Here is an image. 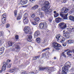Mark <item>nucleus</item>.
<instances>
[{
    "instance_id": "nucleus-44",
    "label": "nucleus",
    "mask_w": 74,
    "mask_h": 74,
    "mask_svg": "<svg viewBox=\"0 0 74 74\" xmlns=\"http://www.w3.org/2000/svg\"><path fill=\"white\" fill-rule=\"evenodd\" d=\"M52 11V9H50L49 10V13H50V12H51Z\"/></svg>"
},
{
    "instance_id": "nucleus-47",
    "label": "nucleus",
    "mask_w": 74,
    "mask_h": 74,
    "mask_svg": "<svg viewBox=\"0 0 74 74\" xmlns=\"http://www.w3.org/2000/svg\"><path fill=\"white\" fill-rule=\"evenodd\" d=\"M49 21L50 22H52V18H49Z\"/></svg>"
},
{
    "instance_id": "nucleus-38",
    "label": "nucleus",
    "mask_w": 74,
    "mask_h": 74,
    "mask_svg": "<svg viewBox=\"0 0 74 74\" xmlns=\"http://www.w3.org/2000/svg\"><path fill=\"white\" fill-rule=\"evenodd\" d=\"M46 54H45V53H43L42 56V58H44L45 57H46Z\"/></svg>"
},
{
    "instance_id": "nucleus-56",
    "label": "nucleus",
    "mask_w": 74,
    "mask_h": 74,
    "mask_svg": "<svg viewBox=\"0 0 74 74\" xmlns=\"http://www.w3.org/2000/svg\"><path fill=\"white\" fill-rule=\"evenodd\" d=\"M65 58L66 57V55L64 54V55H63V56Z\"/></svg>"
},
{
    "instance_id": "nucleus-54",
    "label": "nucleus",
    "mask_w": 74,
    "mask_h": 74,
    "mask_svg": "<svg viewBox=\"0 0 74 74\" xmlns=\"http://www.w3.org/2000/svg\"><path fill=\"white\" fill-rule=\"evenodd\" d=\"M69 49H67L65 51V52H67V51H69Z\"/></svg>"
},
{
    "instance_id": "nucleus-41",
    "label": "nucleus",
    "mask_w": 74,
    "mask_h": 74,
    "mask_svg": "<svg viewBox=\"0 0 74 74\" xmlns=\"http://www.w3.org/2000/svg\"><path fill=\"white\" fill-rule=\"evenodd\" d=\"M10 24H7L6 25V28H8L10 27Z\"/></svg>"
},
{
    "instance_id": "nucleus-36",
    "label": "nucleus",
    "mask_w": 74,
    "mask_h": 74,
    "mask_svg": "<svg viewBox=\"0 0 74 74\" xmlns=\"http://www.w3.org/2000/svg\"><path fill=\"white\" fill-rule=\"evenodd\" d=\"M49 48H47L45 49H44L43 50H42V51L44 52V51H47V50H48V49H49Z\"/></svg>"
},
{
    "instance_id": "nucleus-61",
    "label": "nucleus",
    "mask_w": 74,
    "mask_h": 74,
    "mask_svg": "<svg viewBox=\"0 0 74 74\" xmlns=\"http://www.w3.org/2000/svg\"><path fill=\"white\" fill-rule=\"evenodd\" d=\"M54 59H56V57H54Z\"/></svg>"
},
{
    "instance_id": "nucleus-55",
    "label": "nucleus",
    "mask_w": 74,
    "mask_h": 74,
    "mask_svg": "<svg viewBox=\"0 0 74 74\" xmlns=\"http://www.w3.org/2000/svg\"><path fill=\"white\" fill-rule=\"evenodd\" d=\"M30 1H36V0H29Z\"/></svg>"
},
{
    "instance_id": "nucleus-43",
    "label": "nucleus",
    "mask_w": 74,
    "mask_h": 74,
    "mask_svg": "<svg viewBox=\"0 0 74 74\" xmlns=\"http://www.w3.org/2000/svg\"><path fill=\"white\" fill-rule=\"evenodd\" d=\"M15 37L16 40H18V39H19V37H18V35H16Z\"/></svg>"
},
{
    "instance_id": "nucleus-37",
    "label": "nucleus",
    "mask_w": 74,
    "mask_h": 74,
    "mask_svg": "<svg viewBox=\"0 0 74 74\" xmlns=\"http://www.w3.org/2000/svg\"><path fill=\"white\" fill-rule=\"evenodd\" d=\"M64 40H65V38H63L62 39V40L60 41L61 42V43H63L64 41Z\"/></svg>"
},
{
    "instance_id": "nucleus-34",
    "label": "nucleus",
    "mask_w": 74,
    "mask_h": 74,
    "mask_svg": "<svg viewBox=\"0 0 74 74\" xmlns=\"http://www.w3.org/2000/svg\"><path fill=\"white\" fill-rule=\"evenodd\" d=\"M11 65H12L11 64H7V67L8 68H10V67H11Z\"/></svg>"
},
{
    "instance_id": "nucleus-20",
    "label": "nucleus",
    "mask_w": 74,
    "mask_h": 74,
    "mask_svg": "<svg viewBox=\"0 0 74 74\" xmlns=\"http://www.w3.org/2000/svg\"><path fill=\"white\" fill-rule=\"evenodd\" d=\"M32 35H29L28 36V38H27V40L28 41H31L32 39Z\"/></svg>"
},
{
    "instance_id": "nucleus-42",
    "label": "nucleus",
    "mask_w": 74,
    "mask_h": 74,
    "mask_svg": "<svg viewBox=\"0 0 74 74\" xmlns=\"http://www.w3.org/2000/svg\"><path fill=\"white\" fill-rule=\"evenodd\" d=\"M31 17L32 18H34V17H35V14H32L31 15Z\"/></svg>"
},
{
    "instance_id": "nucleus-33",
    "label": "nucleus",
    "mask_w": 74,
    "mask_h": 74,
    "mask_svg": "<svg viewBox=\"0 0 74 74\" xmlns=\"http://www.w3.org/2000/svg\"><path fill=\"white\" fill-rule=\"evenodd\" d=\"M40 58V56H36L33 58V60H36L37 59V58Z\"/></svg>"
},
{
    "instance_id": "nucleus-7",
    "label": "nucleus",
    "mask_w": 74,
    "mask_h": 74,
    "mask_svg": "<svg viewBox=\"0 0 74 74\" xmlns=\"http://www.w3.org/2000/svg\"><path fill=\"white\" fill-rule=\"evenodd\" d=\"M67 32L70 34H72V33L74 32V27L71 28H67Z\"/></svg>"
},
{
    "instance_id": "nucleus-60",
    "label": "nucleus",
    "mask_w": 74,
    "mask_h": 74,
    "mask_svg": "<svg viewBox=\"0 0 74 74\" xmlns=\"http://www.w3.org/2000/svg\"><path fill=\"white\" fill-rule=\"evenodd\" d=\"M8 62H9V63H10V62H11V60H8Z\"/></svg>"
},
{
    "instance_id": "nucleus-23",
    "label": "nucleus",
    "mask_w": 74,
    "mask_h": 74,
    "mask_svg": "<svg viewBox=\"0 0 74 74\" xmlns=\"http://www.w3.org/2000/svg\"><path fill=\"white\" fill-rule=\"evenodd\" d=\"M69 19L71 21H74V17L73 16H71L69 17Z\"/></svg>"
},
{
    "instance_id": "nucleus-18",
    "label": "nucleus",
    "mask_w": 74,
    "mask_h": 74,
    "mask_svg": "<svg viewBox=\"0 0 74 74\" xmlns=\"http://www.w3.org/2000/svg\"><path fill=\"white\" fill-rule=\"evenodd\" d=\"M23 22H24V23H28V21L27 18H23Z\"/></svg>"
},
{
    "instance_id": "nucleus-12",
    "label": "nucleus",
    "mask_w": 74,
    "mask_h": 74,
    "mask_svg": "<svg viewBox=\"0 0 74 74\" xmlns=\"http://www.w3.org/2000/svg\"><path fill=\"white\" fill-rule=\"evenodd\" d=\"M63 35L64 36V37H66V38H69L70 36V33L67 32H65L64 33Z\"/></svg>"
},
{
    "instance_id": "nucleus-3",
    "label": "nucleus",
    "mask_w": 74,
    "mask_h": 74,
    "mask_svg": "<svg viewBox=\"0 0 74 74\" xmlns=\"http://www.w3.org/2000/svg\"><path fill=\"white\" fill-rule=\"evenodd\" d=\"M39 27L40 29H44L46 30L47 29V23L45 22H43V23H41L39 24Z\"/></svg>"
},
{
    "instance_id": "nucleus-25",
    "label": "nucleus",
    "mask_w": 74,
    "mask_h": 74,
    "mask_svg": "<svg viewBox=\"0 0 74 74\" xmlns=\"http://www.w3.org/2000/svg\"><path fill=\"white\" fill-rule=\"evenodd\" d=\"M19 48H20V47H19V45H16V47L15 50H16V49H17V51H19Z\"/></svg>"
},
{
    "instance_id": "nucleus-35",
    "label": "nucleus",
    "mask_w": 74,
    "mask_h": 74,
    "mask_svg": "<svg viewBox=\"0 0 74 74\" xmlns=\"http://www.w3.org/2000/svg\"><path fill=\"white\" fill-rule=\"evenodd\" d=\"M1 49L0 51H1V52H3V51H4V47H2L1 48Z\"/></svg>"
},
{
    "instance_id": "nucleus-57",
    "label": "nucleus",
    "mask_w": 74,
    "mask_h": 74,
    "mask_svg": "<svg viewBox=\"0 0 74 74\" xmlns=\"http://www.w3.org/2000/svg\"><path fill=\"white\" fill-rule=\"evenodd\" d=\"M1 45V41L0 40V46Z\"/></svg>"
},
{
    "instance_id": "nucleus-48",
    "label": "nucleus",
    "mask_w": 74,
    "mask_h": 74,
    "mask_svg": "<svg viewBox=\"0 0 74 74\" xmlns=\"http://www.w3.org/2000/svg\"><path fill=\"white\" fill-rule=\"evenodd\" d=\"M57 47H61V45L59 44H58Z\"/></svg>"
},
{
    "instance_id": "nucleus-21",
    "label": "nucleus",
    "mask_w": 74,
    "mask_h": 74,
    "mask_svg": "<svg viewBox=\"0 0 74 74\" xmlns=\"http://www.w3.org/2000/svg\"><path fill=\"white\" fill-rule=\"evenodd\" d=\"M40 18L39 17H37L35 18L34 19V22H38L40 21Z\"/></svg>"
},
{
    "instance_id": "nucleus-9",
    "label": "nucleus",
    "mask_w": 74,
    "mask_h": 74,
    "mask_svg": "<svg viewBox=\"0 0 74 74\" xmlns=\"http://www.w3.org/2000/svg\"><path fill=\"white\" fill-rule=\"evenodd\" d=\"M49 8H46V7H43L42 9L43 11H45V12L46 13V14H49V12L48 9Z\"/></svg>"
},
{
    "instance_id": "nucleus-8",
    "label": "nucleus",
    "mask_w": 74,
    "mask_h": 74,
    "mask_svg": "<svg viewBox=\"0 0 74 74\" xmlns=\"http://www.w3.org/2000/svg\"><path fill=\"white\" fill-rule=\"evenodd\" d=\"M45 5L43 7H46V8H50L49 3L48 1H45Z\"/></svg>"
},
{
    "instance_id": "nucleus-45",
    "label": "nucleus",
    "mask_w": 74,
    "mask_h": 74,
    "mask_svg": "<svg viewBox=\"0 0 74 74\" xmlns=\"http://www.w3.org/2000/svg\"><path fill=\"white\" fill-rule=\"evenodd\" d=\"M3 18H5V17H6V14H3Z\"/></svg>"
},
{
    "instance_id": "nucleus-52",
    "label": "nucleus",
    "mask_w": 74,
    "mask_h": 74,
    "mask_svg": "<svg viewBox=\"0 0 74 74\" xmlns=\"http://www.w3.org/2000/svg\"><path fill=\"white\" fill-rule=\"evenodd\" d=\"M65 52H63L62 54H61V55H62V56H63V55H64V53H65Z\"/></svg>"
},
{
    "instance_id": "nucleus-1",
    "label": "nucleus",
    "mask_w": 74,
    "mask_h": 74,
    "mask_svg": "<svg viewBox=\"0 0 74 74\" xmlns=\"http://www.w3.org/2000/svg\"><path fill=\"white\" fill-rule=\"evenodd\" d=\"M71 63L69 62H67L65 64L64 66L62 69V74H67V73L69 71V68H70Z\"/></svg>"
},
{
    "instance_id": "nucleus-28",
    "label": "nucleus",
    "mask_w": 74,
    "mask_h": 74,
    "mask_svg": "<svg viewBox=\"0 0 74 74\" xmlns=\"http://www.w3.org/2000/svg\"><path fill=\"white\" fill-rule=\"evenodd\" d=\"M21 17H22V16L20 15L17 16V20H20V19H21Z\"/></svg>"
},
{
    "instance_id": "nucleus-24",
    "label": "nucleus",
    "mask_w": 74,
    "mask_h": 74,
    "mask_svg": "<svg viewBox=\"0 0 74 74\" xmlns=\"http://www.w3.org/2000/svg\"><path fill=\"white\" fill-rule=\"evenodd\" d=\"M39 15L40 18H43L44 17V15L41 12H39Z\"/></svg>"
},
{
    "instance_id": "nucleus-32",
    "label": "nucleus",
    "mask_w": 74,
    "mask_h": 74,
    "mask_svg": "<svg viewBox=\"0 0 74 74\" xmlns=\"http://www.w3.org/2000/svg\"><path fill=\"white\" fill-rule=\"evenodd\" d=\"M24 18H27V17L28 16V14L27 13H25L24 15Z\"/></svg>"
},
{
    "instance_id": "nucleus-40",
    "label": "nucleus",
    "mask_w": 74,
    "mask_h": 74,
    "mask_svg": "<svg viewBox=\"0 0 74 74\" xmlns=\"http://www.w3.org/2000/svg\"><path fill=\"white\" fill-rule=\"evenodd\" d=\"M3 34H4L3 32H0V36H3Z\"/></svg>"
},
{
    "instance_id": "nucleus-4",
    "label": "nucleus",
    "mask_w": 74,
    "mask_h": 74,
    "mask_svg": "<svg viewBox=\"0 0 74 74\" xmlns=\"http://www.w3.org/2000/svg\"><path fill=\"white\" fill-rule=\"evenodd\" d=\"M27 0H22L19 1L18 5H22L27 4Z\"/></svg>"
},
{
    "instance_id": "nucleus-64",
    "label": "nucleus",
    "mask_w": 74,
    "mask_h": 74,
    "mask_svg": "<svg viewBox=\"0 0 74 74\" xmlns=\"http://www.w3.org/2000/svg\"><path fill=\"white\" fill-rule=\"evenodd\" d=\"M41 3H42V2H41Z\"/></svg>"
},
{
    "instance_id": "nucleus-10",
    "label": "nucleus",
    "mask_w": 74,
    "mask_h": 74,
    "mask_svg": "<svg viewBox=\"0 0 74 74\" xmlns=\"http://www.w3.org/2000/svg\"><path fill=\"white\" fill-rule=\"evenodd\" d=\"M40 34V32L39 31H37L36 32L34 35V36L35 38H36V37H38V36Z\"/></svg>"
},
{
    "instance_id": "nucleus-51",
    "label": "nucleus",
    "mask_w": 74,
    "mask_h": 74,
    "mask_svg": "<svg viewBox=\"0 0 74 74\" xmlns=\"http://www.w3.org/2000/svg\"><path fill=\"white\" fill-rule=\"evenodd\" d=\"M46 41H47V40L45 39V40H44V41L43 42V43L44 44V43H45V42H46Z\"/></svg>"
},
{
    "instance_id": "nucleus-31",
    "label": "nucleus",
    "mask_w": 74,
    "mask_h": 74,
    "mask_svg": "<svg viewBox=\"0 0 74 74\" xmlns=\"http://www.w3.org/2000/svg\"><path fill=\"white\" fill-rule=\"evenodd\" d=\"M40 70H45V69H46V67H40L39 68Z\"/></svg>"
},
{
    "instance_id": "nucleus-49",
    "label": "nucleus",
    "mask_w": 74,
    "mask_h": 74,
    "mask_svg": "<svg viewBox=\"0 0 74 74\" xmlns=\"http://www.w3.org/2000/svg\"><path fill=\"white\" fill-rule=\"evenodd\" d=\"M62 46L63 47H66V43H65L62 44Z\"/></svg>"
},
{
    "instance_id": "nucleus-17",
    "label": "nucleus",
    "mask_w": 74,
    "mask_h": 74,
    "mask_svg": "<svg viewBox=\"0 0 74 74\" xmlns=\"http://www.w3.org/2000/svg\"><path fill=\"white\" fill-rule=\"evenodd\" d=\"M53 13L55 14L54 15V17L55 18H57V17L59 16V14L58 13H56V11H54Z\"/></svg>"
},
{
    "instance_id": "nucleus-53",
    "label": "nucleus",
    "mask_w": 74,
    "mask_h": 74,
    "mask_svg": "<svg viewBox=\"0 0 74 74\" xmlns=\"http://www.w3.org/2000/svg\"><path fill=\"white\" fill-rule=\"evenodd\" d=\"M71 54H70L68 55V56L69 57H70L71 56Z\"/></svg>"
},
{
    "instance_id": "nucleus-30",
    "label": "nucleus",
    "mask_w": 74,
    "mask_h": 74,
    "mask_svg": "<svg viewBox=\"0 0 74 74\" xmlns=\"http://www.w3.org/2000/svg\"><path fill=\"white\" fill-rule=\"evenodd\" d=\"M14 16H16L17 15V10H15L14 11Z\"/></svg>"
},
{
    "instance_id": "nucleus-27",
    "label": "nucleus",
    "mask_w": 74,
    "mask_h": 74,
    "mask_svg": "<svg viewBox=\"0 0 74 74\" xmlns=\"http://www.w3.org/2000/svg\"><path fill=\"white\" fill-rule=\"evenodd\" d=\"M8 45L9 47L12 46V43L11 42H8Z\"/></svg>"
},
{
    "instance_id": "nucleus-5",
    "label": "nucleus",
    "mask_w": 74,
    "mask_h": 74,
    "mask_svg": "<svg viewBox=\"0 0 74 74\" xmlns=\"http://www.w3.org/2000/svg\"><path fill=\"white\" fill-rule=\"evenodd\" d=\"M59 27L62 30L64 29L66 27V24H64V23H61L59 24Z\"/></svg>"
},
{
    "instance_id": "nucleus-11",
    "label": "nucleus",
    "mask_w": 74,
    "mask_h": 74,
    "mask_svg": "<svg viewBox=\"0 0 74 74\" xmlns=\"http://www.w3.org/2000/svg\"><path fill=\"white\" fill-rule=\"evenodd\" d=\"M54 45L53 47H54L56 49V50H59L60 49L58 47H57L58 45V43L56 42H54L53 43Z\"/></svg>"
},
{
    "instance_id": "nucleus-2",
    "label": "nucleus",
    "mask_w": 74,
    "mask_h": 74,
    "mask_svg": "<svg viewBox=\"0 0 74 74\" xmlns=\"http://www.w3.org/2000/svg\"><path fill=\"white\" fill-rule=\"evenodd\" d=\"M68 11L69 10L68 9L66 8L65 7H64L62 9V12L60 13V15L62 17V18H63V16H64V19H67V14L64 15L63 13H67Z\"/></svg>"
},
{
    "instance_id": "nucleus-15",
    "label": "nucleus",
    "mask_w": 74,
    "mask_h": 74,
    "mask_svg": "<svg viewBox=\"0 0 74 74\" xmlns=\"http://www.w3.org/2000/svg\"><path fill=\"white\" fill-rule=\"evenodd\" d=\"M62 18H56V22L57 23L61 21Z\"/></svg>"
},
{
    "instance_id": "nucleus-63",
    "label": "nucleus",
    "mask_w": 74,
    "mask_h": 74,
    "mask_svg": "<svg viewBox=\"0 0 74 74\" xmlns=\"http://www.w3.org/2000/svg\"><path fill=\"white\" fill-rule=\"evenodd\" d=\"M65 32V31H64L63 32Z\"/></svg>"
},
{
    "instance_id": "nucleus-62",
    "label": "nucleus",
    "mask_w": 74,
    "mask_h": 74,
    "mask_svg": "<svg viewBox=\"0 0 74 74\" xmlns=\"http://www.w3.org/2000/svg\"><path fill=\"white\" fill-rule=\"evenodd\" d=\"M33 73H34V74H36V73H34V72Z\"/></svg>"
},
{
    "instance_id": "nucleus-59",
    "label": "nucleus",
    "mask_w": 74,
    "mask_h": 74,
    "mask_svg": "<svg viewBox=\"0 0 74 74\" xmlns=\"http://www.w3.org/2000/svg\"><path fill=\"white\" fill-rule=\"evenodd\" d=\"M66 0H64V3H66Z\"/></svg>"
},
{
    "instance_id": "nucleus-16",
    "label": "nucleus",
    "mask_w": 74,
    "mask_h": 74,
    "mask_svg": "<svg viewBox=\"0 0 74 74\" xmlns=\"http://www.w3.org/2000/svg\"><path fill=\"white\" fill-rule=\"evenodd\" d=\"M6 21V18L4 17L1 19V22L3 24H4Z\"/></svg>"
},
{
    "instance_id": "nucleus-14",
    "label": "nucleus",
    "mask_w": 74,
    "mask_h": 74,
    "mask_svg": "<svg viewBox=\"0 0 74 74\" xmlns=\"http://www.w3.org/2000/svg\"><path fill=\"white\" fill-rule=\"evenodd\" d=\"M61 37V35L60 34H57L56 36V39H57V41H59V38H60Z\"/></svg>"
},
{
    "instance_id": "nucleus-39",
    "label": "nucleus",
    "mask_w": 74,
    "mask_h": 74,
    "mask_svg": "<svg viewBox=\"0 0 74 74\" xmlns=\"http://www.w3.org/2000/svg\"><path fill=\"white\" fill-rule=\"evenodd\" d=\"M34 6L35 7V8L36 10L39 7V6H38V5H34Z\"/></svg>"
},
{
    "instance_id": "nucleus-58",
    "label": "nucleus",
    "mask_w": 74,
    "mask_h": 74,
    "mask_svg": "<svg viewBox=\"0 0 74 74\" xmlns=\"http://www.w3.org/2000/svg\"><path fill=\"white\" fill-rule=\"evenodd\" d=\"M2 70H2H2L0 71V73H2V71H3Z\"/></svg>"
},
{
    "instance_id": "nucleus-22",
    "label": "nucleus",
    "mask_w": 74,
    "mask_h": 74,
    "mask_svg": "<svg viewBox=\"0 0 74 74\" xmlns=\"http://www.w3.org/2000/svg\"><path fill=\"white\" fill-rule=\"evenodd\" d=\"M2 69L3 71H5V69H6V64H3L2 66Z\"/></svg>"
},
{
    "instance_id": "nucleus-19",
    "label": "nucleus",
    "mask_w": 74,
    "mask_h": 74,
    "mask_svg": "<svg viewBox=\"0 0 74 74\" xmlns=\"http://www.w3.org/2000/svg\"><path fill=\"white\" fill-rule=\"evenodd\" d=\"M68 44H72L74 43V40H68L67 41Z\"/></svg>"
},
{
    "instance_id": "nucleus-50",
    "label": "nucleus",
    "mask_w": 74,
    "mask_h": 74,
    "mask_svg": "<svg viewBox=\"0 0 74 74\" xmlns=\"http://www.w3.org/2000/svg\"><path fill=\"white\" fill-rule=\"evenodd\" d=\"M3 52L1 51V50H0V55H1L2 54H3Z\"/></svg>"
},
{
    "instance_id": "nucleus-6",
    "label": "nucleus",
    "mask_w": 74,
    "mask_h": 74,
    "mask_svg": "<svg viewBox=\"0 0 74 74\" xmlns=\"http://www.w3.org/2000/svg\"><path fill=\"white\" fill-rule=\"evenodd\" d=\"M31 29L29 27H25L24 28V31L25 33L28 34L30 32Z\"/></svg>"
},
{
    "instance_id": "nucleus-29",
    "label": "nucleus",
    "mask_w": 74,
    "mask_h": 74,
    "mask_svg": "<svg viewBox=\"0 0 74 74\" xmlns=\"http://www.w3.org/2000/svg\"><path fill=\"white\" fill-rule=\"evenodd\" d=\"M32 23L33 25H37V23L36 21L34 22H32Z\"/></svg>"
},
{
    "instance_id": "nucleus-26",
    "label": "nucleus",
    "mask_w": 74,
    "mask_h": 74,
    "mask_svg": "<svg viewBox=\"0 0 74 74\" xmlns=\"http://www.w3.org/2000/svg\"><path fill=\"white\" fill-rule=\"evenodd\" d=\"M36 41L38 43H40L41 42V40L40 38H38L36 39Z\"/></svg>"
},
{
    "instance_id": "nucleus-46",
    "label": "nucleus",
    "mask_w": 74,
    "mask_h": 74,
    "mask_svg": "<svg viewBox=\"0 0 74 74\" xmlns=\"http://www.w3.org/2000/svg\"><path fill=\"white\" fill-rule=\"evenodd\" d=\"M32 10H36L34 6L32 8Z\"/></svg>"
},
{
    "instance_id": "nucleus-13",
    "label": "nucleus",
    "mask_w": 74,
    "mask_h": 74,
    "mask_svg": "<svg viewBox=\"0 0 74 74\" xmlns=\"http://www.w3.org/2000/svg\"><path fill=\"white\" fill-rule=\"evenodd\" d=\"M18 70V68H15L14 69H12L10 70V73H14L15 71H17Z\"/></svg>"
}]
</instances>
